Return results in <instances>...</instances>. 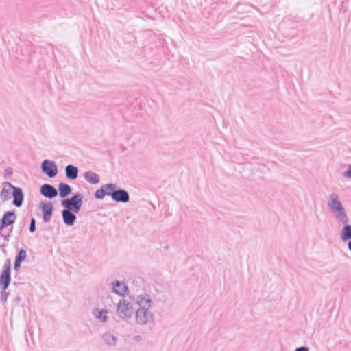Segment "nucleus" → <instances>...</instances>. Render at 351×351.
Instances as JSON below:
<instances>
[{
    "label": "nucleus",
    "mask_w": 351,
    "mask_h": 351,
    "mask_svg": "<svg viewBox=\"0 0 351 351\" xmlns=\"http://www.w3.org/2000/svg\"><path fill=\"white\" fill-rule=\"evenodd\" d=\"M136 302L140 306L136 311V320L140 324H145L152 319V315L149 313V308L151 306V300L145 296H138Z\"/></svg>",
    "instance_id": "1"
},
{
    "label": "nucleus",
    "mask_w": 351,
    "mask_h": 351,
    "mask_svg": "<svg viewBox=\"0 0 351 351\" xmlns=\"http://www.w3.org/2000/svg\"><path fill=\"white\" fill-rule=\"evenodd\" d=\"M134 312L132 304L126 299H121L119 300L117 313L121 318L125 319L130 317Z\"/></svg>",
    "instance_id": "2"
},
{
    "label": "nucleus",
    "mask_w": 351,
    "mask_h": 351,
    "mask_svg": "<svg viewBox=\"0 0 351 351\" xmlns=\"http://www.w3.org/2000/svg\"><path fill=\"white\" fill-rule=\"evenodd\" d=\"M82 198L80 195H75L71 199H67L62 202V205L66 208V210H72L77 213L82 206Z\"/></svg>",
    "instance_id": "3"
},
{
    "label": "nucleus",
    "mask_w": 351,
    "mask_h": 351,
    "mask_svg": "<svg viewBox=\"0 0 351 351\" xmlns=\"http://www.w3.org/2000/svg\"><path fill=\"white\" fill-rule=\"evenodd\" d=\"M330 206L331 209L335 211H338L339 213L337 217L343 223L347 222V217L345 214V213L343 210V207L341 206V204L339 201L337 200V197L336 195H331L330 198Z\"/></svg>",
    "instance_id": "4"
},
{
    "label": "nucleus",
    "mask_w": 351,
    "mask_h": 351,
    "mask_svg": "<svg viewBox=\"0 0 351 351\" xmlns=\"http://www.w3.org/2000/svg\"><path fill=\"white\" fill-rule=\"evenodd\" d=\"M10 261L8 260L4 267V270L0 276V286L3 289H6L10 282Z\"/></svg>",
    "instance_id": "5"
},
{
    "label": "nucleus",
    "mask_w": 351,
    "mask_h": 351,
    "mask_svg": "<svg viewBox=\"0 0 351 351\" xmlns=\"http://www.w3.org/2000/svg\"><path fill=\"white\" fill-rule=\"evenodd\" d=\"M43 171L50 178H53L57 175L58 169L56 165L47 160L42 163Z\"/></svg>",
    "instance_id": "6"
},
{
    "label": "nucleus",
    "mask_w": 351,
    "mask_h": 351,
    "mask_svg": "<svg viewBox=\"0 0 351 351\" xmlns=\"http://www.w3.org/2000/svg\"><path fill=\"white\" fill-rule=\"evenodd\" d=\"M40 208L43 213V220L45 222H49L51 219L53 212L52 203L49 202H43L40 203Z\"/></svg>",
    "instance_id": "7"
},
{
    "label": "nucleus",
    "mask_w": 351,
    "mask_h": 351,
    "mask_svg": "<svg viewBox=\"0 0 351 351\" xmlns=\"http://www.w3.org/2000/svg\"><path fill=\"white\" fill-rule=\"evenodd\" d=\"M16 217L14 212H6L1 219L0 230L3 229L5 226L12 224L15 221Z\"/></svg>",
    "instance_id": "8"
},
{
    "label": "nucleus",
    "mask_w": 351,
    "mask_h": 351,
    "mask_svg": "<svg viewBox=\"0 0 351 351\" xmlns=\"http://www.w3.org/2000/svg\"><path fill=\"white\" fill-rule=\"evenodd\" d=\"M15 187L10 182H4L0 196L3 201H6L10 198V195L13 193Z\"/></svg>",
    "instance_id": "9"
},
{
    "label": "nucleus",
    "mask_w": 351,
    "mask_h": 351,
    "mask_svg": "<svg viewBox=\"0 0 351 351\" xmlns=\"http://www.w3.org/2000/svg\"><path fill=\"white\" fill-rule=\"evenodd\" d=\"M40 192L43 195L48 198L55 197L58 194L55 188L49 184L43 185L40 189Z\"/></svg>",
    "instance_id": "10"
},
{
    "label": "nucleus",
    "mask_w": 351,
    "mask_h": 351,
    "mask_svg": "<svg viewBox=\"0 0 351 351\" xmlns=\"http://www.w3.org/2000/svg\"><path fill=\"white\" fill-rule=\"evenodd\" d=\"M112 198L116 202H127L129 200V195L125 190L119 189L113 193Z\"/></svg>",
    "instance_id": "11"
},
{
    "label": "nucleus",
    "mask_w": 351,
    "mask_h": 351,
    "mask_svg": "<svg viewBox=\"0 0 351 351\" xmlns=\"http://www.w3.org/2000/svg\"><path fill=\"white\" fill-rule=\"evenodd\" d=\"M12 195L14 197L13 204L17 207L21 206L23 201L22 190L19 188L15 187L14 189Z\"/></svg>",
    "instance_id": "12"
},
{
    "label": "nucleus",
    "mask_w": 351,
    "mask_h": 351,
    "mask_svg": "<svg viewBox=\"0 0 351 351\" xmlns=\"http://www.w3.org/2000/svg\"><path fill=\"white\" fill-rule=\"evenodd\" d=\"M62 217L64 222L69 226L73 225L76 219L75 215L66 209L62 211Z\"/></svg>",
    "instance_id": "13"
},
{
    "label": "nucleus",
    "mask_w": 351,
    "mask_h": 351,
    "mask_svg": "<svg viewBox=\"0 0 351 351\" xmlns=\"http://www.w3.org/2000/svg\"><path fill=\"white\" fill-rule=\"evenodd\" d=\"M128 291L127 286L120 282H116L113 286V292L119 295H124Z\"/></svg>",
    "instance_id": "14"
},
{
    "label": "nucleus",
    "mask_w": 351,
    "mask_h": 351,
    "mask_svg": "<svg viewBox=\"0 0 351 351\" xmlns=\"http://www.w3.org/2000/svg\"><path fill=\"white\" fill-rule=\"evenodd\" d=\"M78 169L72 165H69L66 167V176L71 180H75L77 178Z\"/></svg>",
    "instance_id": "15"
},
{
    "label": "nucleus",
    "mask_w": 351,
    "mask_h": 351,
    "mask_svg": "<svg viewBox=\"0 0 351 351\" xmlns=\"http://www.w3.org/2000/svg\"><path fill=\"white\" fill-rule=\"evenodd\" d=\"M26 256H27L26 251L23 249H21L19 251V252L15 259V262H14V269L15 270L19 269V268L21 266V262L26 258Z\"/></svg>",
    "instance_id": "16"
},
{
    "label": "nucleus",
    "mask_w": 351,
    "mask_h": 351,
    "mask_svg": "<svg viewBox=\"0 0 351 351\" xmlns=\"http://www.w3.org/2000/svg\"><path fill=\"white\" fill-rule=\"evenodd\" d=\"M84 178L90 184H95L99 182V176L92 171H87L84 174Z\"/></svg>",
    "instance_id": "17"
},
{
    "label": "nucleus",
    "mask_w": 351,
    "mask_h": 351,
    "mask_svg": "<svg viewBox=\"0 0 351 351\" xmlns=\"http://www.w3.org/2000/svg\"><path fill=\"white\" fill-rule=\"evenodd\" d=\"M58 189L60 193V196L61 197H65L71 193V187L64 183H60L58 185Z\"/></svg>",
    "instance_id": "18"
},
{
    "label": "nucleus",
    "mask_w": 351,
    "mask_h": 351,
    "mask_svg": "<svg viewBox=\"0 0 351 351\" xmlns=\"http://www.w3.org/2000/svg\"><path fill=\"white\" fill-rule=\"evenodd\" d=\"M103 189L106 195H109L112 197V194L116 191V185L113 184H108L103 187Z\"/></svg>",
    "instance_id": "19"
},
{
    "label": "nucleus",
    "mask_w": 351,
    "mask_h": 351,
    "mask_svg": "<svg viewBox=\"0 0 351 351\" xmlns=\"http://www.w3.org/2000/svg\"><path fill=\"white\" fill-rule=\"evenodd\" d=\"M341 239L343 241H347L351 239V226L349 225H346L341 233Z\"/></svg>",
    "instance_id": "20"
},
{
    "label": "nucleus",
    "mask_w": 351,
    "mask_h": 351,
    "mask_svg": "<svg viewBox=\"0 0 351 351\" xmlns=\"http://www.w3.org/2000/svg\"><path fill=\"white\" fill-rule=\"evenodd\" d=\"M96 317L100 319L101 321L105 322L107 319V311L106 310H101L98 311V314L96 315Z\"/></svg>",
    "instance_id": "21"
},
{
    "label": "nucleus",
    "mask_w": 351,
    "mask_h": 351,
    "mask_svg": "<svg viewBox=\"0 0 351 351\" xmlns=\"http://www.w3.org/2000/svg\"><path fill=\"white\" fill-rule=\"evenodd\" d=\"M95 197L97 199H103L106 195L103 188H101V189L97 190L95 191Z\"/></svg>",
    "instance_id": "22"
},
{
    "label": "nucleus",
    "mask_w": 351,
    "mask_h": 351,
    "mask_svg": "<svg viewBox=\"0 0 351 351\" xmlns=\"http://www.w3.org/2000/svg\"><path fill=\"white\" fill-rule=\"evenodd\" d=\"M104 337L105 341H107V343H108L114 341V337L111 335H106Z\"/></svg>",
    "instance_id": "23"
},
{
    "label": "nucleus",
    "mask_w": 351,
    "mask_h": 351,
    "mask_svg": "<svg viewBox=\"0 0 351 351\" xmlns=\"http://www.w3.org/2000/svg\"><path fill=\"white\" fill-rule=\"evenodd\" d=\"M30 232H34L35 230V220L34 219H32L30 226H29Z\"/></svg>",
    "instance_id": "24"
},
{
    "label": "nucleus",
    "mask_w": 351,
    "mask_h": 351,
    "mask_svg": "<svg viewBox=\"0 0 351 351\" xmlns=\"http://www.w3.org/2000/svg\"><path fill=\"white\" fill-rule=\"evenodd\" d=\"M344 176L351 178V167L343 173Z\"/></svg>",
    "instance_id": "25"
},
{
    "label": "nucleus",
    "mask_w": 351,
    "mask_h": 351,
    "mask_svg": "<svg viewBox=\"0 0 351 351\" xmlns=\"http://www.w3.org/2000/svg\"><path fill=\"white\" fill-rule=\"evenodd\" d=\"M295 351H308L306 348L301 347L300 348H298Z\"/></svg>",
    "instance_id": "26"
},
{
    "label": "nucleus",
    "mask_w": 351,
    "mask_h": 351,
    "mask_svg": "<svg viewBox=\"0 0 351 351\" xmlns=\"http://www.w3.org/2000/svg\"><path fill=\"white\" fill-rule=\"evenodd\" d=\"M348 248L350 249V250L351 251V241L349 242L348 243Z\"/></svg>",
    "instance_id": "27"
}]
</instances>
